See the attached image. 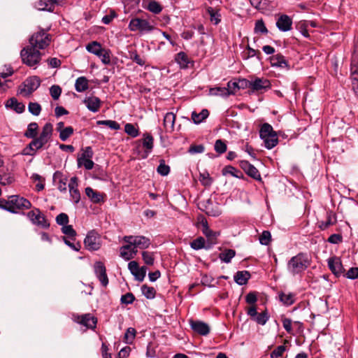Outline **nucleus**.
I'll use <instances>...</instances> for the list:
<instances>
[{
	"label": "nucleus",
	"instance_id": "57",
	"mask_svg": "<svg viewBox=\"0 0 358 358\" xmlns=\"http://www.w3.org/2000/svg\"><path fill=\"white\" fill-rule=\"evenodd\" d=\"M110 51L103 49L101 51V53L97 56L104 64H109L110 63Z\"/></svg>",
	"mask_w": 358,
	"mask_h": 358
},
{
	"label": "nucleus",
	"instance_id": "33",
	"mask_svg": "<svg viewBox=\"0 0 358 358\" xmlns=\"http://www.w3.org/2000/svg\"><path fill=\"white\" fill-rule=\"evenodd\" d=\"M280 301L285 306H291L295 301V294L293 293L281 292L279 294Z\"/></svg>",
	"mask_w": 358,
	"mask_h": 358
},
{
	"label": "nucleus",
	"instance_id": "59",
	"mask_svg": "<svg viewBox=\"0 0 358 358\" xmlns=\"http://www.w3.org/2000/svg\"><path fill=\"white\" fill-rule=\"evenodd\" d=\"M271 239V233L268 231H264L259 236V242L262 245H268Z\"/></svg>",
	"mask_w": 358,
	"mask_h": 358
},
{
	"label": "nucleus",
	"instance_id": "27",
	"mask_svg": "<svg viewBox=\"0 0 358 358\" xmlns=\"http://www.w3.org/2000/svg\"><path fill=\"white\" fill-rule=\"evenodd\" d=\"M85 194L91 200V201L94 203H98L103 201L102 194L94 190L92 187H86Z\"/></svg>",
	"mask_w": 358,
	"mask_h": 358
},
{
	"label": "nucleus",
	"instance_id": "38",
	"mask_svg": "<svg viewBox=\"0 0 358 358\" xmlns=\"http://www.w3.org/2000/svg\"><path fill=\"white\" fill-rule=\"evenodd\" d=\"M207 11L210 15V21L215 24H217L221 21V15L219 10H215L211 7L208 8Z\"/></svg>",
	"mask_w": 358,
	"mask_h": 358
},
{
	"label": "nucleus",
	"instance_id": "55",
	"mask_svg": "<svg viewBox=\"0 0 358 358\" xmlns=\"http://www.w3.org/2000/svg\"><path fill=\"white\" fill-rule=\"evenodd\" d=\"M98 124L107 126L111 129L118 130L120 128V124L114 120H101L97 122Z\"/></svg>",
	"mask_w": 358,
	"mask_h": 358
},
{
	"label": "nucleus",
	"instance_id": "2",
	"mask_svg": "<svg viewBox=\"0 0 358 358\" xmlns=\"http://www.w3.org/2000/svg\"><path fill=\"white\" fill-rule=\"evenodd\" d=\"M31 207V202L19 195H12L8 199H0V208L13 213H17L19 210H27Z\"/></svg>",
	"mask_w": 358,
	"mask_h": 358
},
{
	"label": "nucleus",
	"instance_id": "35",
	"mask_svg": "<svg viewBox=\"0 0 358 358\" xmlns=\"http://www.w3.org/2000/svg\"><path fill=\"white\" fill-rule=\"evenodd\" d=\"M264 143L265 147L267 149H272L278 143V138L277 134L268 136L266 138H261Z\"/></svg>",
	"mask_w": 358,
	"mask_h": 358
},
{
	"label": "nucleus",
	"instance_id": "19",
	"mask_svg": "<svg viewBox=\"0 0 358 358\" xmlns=\"http://www.w3.org/2000/svg\"><path fill=\"white\" fill-rule=\"evenodd\" d=\"M241 167L244 170L246 174L255 180H260L261 176L259 171L248 161H241L240 163Z\"/></svg>",
	"mask_w": 358,
	"mask_h": 358
},
{
	"label": "nucleus",
	"instance_id": "48",
	"mask_svg": "<svg viewBox=\"0 0 358 358\" xmlns=\"http://www.w3.org/2000/svg\"><path fill=\"white\" fill-rule=\"evenodd\" d=\"M222 174L227 175L230 174L236 178H240L242 173L237 170L236 168L231 166H227L222 169Z\"/></svg>",
	"mask_w": 358,
	"mask_h": 358
},
{
	"label": "nucleus",
	"instance_id": "40",
	"mask_svg": "<svg viewBox=\"0 0 358 358\" xmlns=\"http://www.w3.org/2000/svg\"><path fill=\"white\" fill-rule=\"evenodd\" d=\"M132 245L130 243L123 245L120 248V257L125 260H130L132 259V254L131 253L130 249Z\"/></svg>",
	"mask_w": 358,
	"mask_h": 358
},
{
	"label": "nucleus",
	"instance_id": "61",
	"mask_svg": "<svg viewBox=\"0 0 358 358\" xmlns=\"http://www.w3.org/2000/svg\"><path fill=\"white\" fill-rule=\"evenodd\" d=\"M50 93L52 99L57 100L61 95L62 89L59 85H52L50 88Z\"/></svg>",
	"mask_w": 358,
	"mask_h": 358
},
{
	"label": "nucleus",
	"instance_id": "39",
	"mask_svg": "<svg viewBox=\"0 0 358 358\" xmlns=\"http://www.w3.org/2000/svg\"><path fill=\"white\" fill-rule=\"evenodd\" d=\"M209 94L212 96H221L224 97L229 96V91L226 87H216L210 88Z\"/></svg>",
	"mask_w": 358,
	"mask_h": 358
},
{
	"label": "nucleus",
	"instance_id": "12",
	"mask_svg": "<svg viewBox=\"0 0 358 358\" xmlns=\"http://www.w3.org/2000/svg\"><path fill=\"white\" fill-rule=\"evenodd\" d=\"M128 268L137 280L141 282L143 280L147 271L145 266L139 267L136 261H131L128 264Z\"/></svg>",
	"mask_w": 358,
	"mask_h": 358
},
{
	"label": "nucleus",
	"instance_id": "63",
	"mask_svg": "<svg viewBox=\"0 0 358 358\" xmlns=\"http://www.w3.org/2000/svg\"><path fill=\"white\" fill-rule=\"evenodd\" d=\"M215 150L222 154L227 150V145L222 140H217L215 143Z\"/></svg>",
	"mask_w": 358,
	"mask_h": 358
},
{
	"label": "nucleus",
	"instance_id": "16",
	"mask_svg": "<svg viewBox=\"0 0 358 358\" xmlns=\"http://www.w3.org/2000/svg\"><path fill=\"white\" fill-rule=\"evenodd\" d=\"M329 269L336 276H340L344 271L341 259L334 257L328 259Z\"/></svg>",
	"mask_w": 358,
	"mask_h": 358
},
{
	"label": "nucleus",
	"instance_id": "17",
	"mask_svg": "<svg viewBox=\"0 0 358 358\" xmlns=\"http://www.w3.org/2000/svg\"><path fill=\"white\" fill-rule=\"evenodd\" d=\"M292 20L287 15H281L276 21V27L281 31H288L292 29Z\"/></svg>",
	"mask_w": 358,
	"mask_h": 358
},
{
	"label": "nucleus",
	"instance_id": "4",
	"mask_svg": "<svg viewBox=\"0 0 358 358\" xmlns=\"http://www.w3.org/2000/svg\"><path fill=\"white\" fill-rule=\"evenodd\" d=\"M20 55L23 62L29 66L38 64L41 57L39 50L31 45L22 50Z\"/></svg>",
	"mask_w": 358,
	"mask_h": 358
},
{
	"label": "nucleus",
	"instance_id": "11",
	"mask_svg": "<svg viewBox=\"0 0 358 358\" xmlns=\"http://www.w3.org/2000/svg\"><path fill=\"white\" fill-rule=\"evenodd\" d=\"M137 143L139 144L142 143L143 148H144V151L143 152H139L141 157L143 159L147 158L153 149V137L148 133L143 134V138L140 141H137Z\"/></svg>",
	"mask_w": 358,
	"mask_h": 358
},
{
	"label": "nucleus",
	"instance_id": "14",
	"mask_svg": "<svg viewBox=\"0 0 358 358\" xmlns=\"http://www.w3.org/2000/svg\"><path fill=\"white\" fill-rule=\"evenodd\" d=\"M199 225L201 226L202 233L206 236L208 240L210 241L211 243H215L220 234L211 230L208 227L207 220L203 217L199 221Z\"/></svg>",
	"mask_w": 358,
	"mask_h": 358
},
{
	"label": "nucleus",
	"instance_id": "20",
	"mask_svg": "<svg viewBox=\"0 0 358 358\" xmlns=\"http://www.w3.org/2000/svg\"><path fill=\"white\" fill-rule=\"evenodd\" d=\"M87 109L93 113L99 111L101 107V100L94 96H87L83 101Z\"/></svg>",
	"mask_w": 358,
	"mask_h": 358
},
{
	"label": "nucleus",
	"instance_id": "6",
	"mask_svg": "<svg viewBox=\"0 0 358 358\" xmlns=\"http://www.w3.org/2000/svg\"><path fill=\"white\" fill-rule=\"evenodd\" d=\"M123 241L139 249H146L151 244L150 239L144 236H125L123 237Z\"/></svg>",
	"mask_w": 358,
	"mask_h": 358
},
{
	"label": "nucleus",
	"instance_id": "44",
	"mask_svg": "<svg viewBox=\"0 0 358 358\" xmlns=\"http://www.w3.org/2000/svg\"><path fill=\"white\" fill-rule=\"evenodd\" d=\"M136 331L134 328L129 327L127 329L124 340L126 343L131 344L135 338Z\"/></svg>",
	"mask_w": 358,
	"mask_h": 358
},
{
	"label": "nucleus",
	"instance_id": "62",
	"mask_svg": "<svg viewBox=\"0 0 358 358\" xmlns=\"http://www.w3.org/2000/svg\"><path fill=\"white\" fill-rule=\"evenodd\" d=\"M227 90L229 91V96L230 94H234L238 90L241 88L239 83L236 82L229 81L227 83Z\"/></svg>",
	"mask_w": 358,
	"mask_h": 358
},
{
	"label": "nucleus",
	"instance_id": "56",
	"mask_svg": "<svg viewBox=\"0 0 358 358\" xmlns=\"http://www.w3.org/2000/svg\"><path fill=\"white\" fill-rule=\"evenodd\" d=\"M29 111L34 115H38L41 111V107L39 103L30 102L28 106Z\"/></svg>",
	"mask_w": 358,
	"mask_h": 358
},
{
	"label": "nucleus",
	"instance_id": "22",
	"mask_svg": "<svg viewBox=\"0 0 358 358\" xmlns=\"http://www.w3.org/2000/svg\"><path fill=\"white\" fill-rule=\"evenodd\" d=\"M176 121V115L169 112L166 113L164 117V127L166 132H172L174 130V124Z\"/></svg>",
	"mask_w": 358,
	"mask_h": 358
},
{
	"label": "nucleus",
	"instance_id": "24",
	"mask_svg": "<svg viewBox=\"0 0 358 358\" xmlns=\"http://www.w3.org/2000/svg\"><path fill=\"white\" fill-rule=\"evenodd\" d=\"M336 222V216L332 212L330 211L327 213V220L325 221L318 222V227L321 230H326L330 226L335 224Z\"/></svg>",
	"mask_w": 358,
	"mask_h": 358
},
{
	"label": "nucleus",
	"instance_id": "18",
	"mask_svg": "<svg viewBox=\"0 0 358 358\" xmlns=\"http://www.w3.org/2000/svg\"><path fill=\"white\" fill-rule=\"evenodd\" d=\"M270 64L273 67L289 69V65L285 57L280 54H275L269 58Z\"/></svg>",
	"mask_w": 358,
	"mask_h": 358
},
{
	"label": "nucleus",
	"instance_id": "5",
	"mask_svg": "<svg viewBox=\"0 0 358 358\" xmlns=\"http://www.w3.org/2000/svg\"><path fill=\"white\" fill-rule=\"evenodd\" d=\"M50 42L49 35L44 31H39L31 36L29 43L31 47L36 49H44Z\"/></svg>",
	"mask_w": 358,
	"mask_h": 358
},
{
	"label": "nucleus",
	"instance_id": "9",
	"mask_svg": "<svg viewBox=\"0 0 358 358\" xmlns=\"http://www.w3.org/2000/svg\"><path fill=\"white\" fill-rule=\"evenodd\" d=\"M129 29L132 31L148 32L152 31L154 27L148 20L136 17L130 20Z\"/></svg>",
	"mask_w": 358,
	"mask_h": 358
},
{
	"label": "nucleus",
	"instance_id": "51",
	"mask_svg": "<svg viewBox=\"0 0 358 358\" xmlns=\"http://www.w3.org/2000/svg\"><path fill=\"white\" fill-rule=\"evenodd\" d=\"M157 173L160 174L162 176H167L170 172V167L169 166L166 165L165 164L164 160L162 159L160 160L159 165L157 167Z\"/></svg>",
	"mask_w": 358,
	"mask_h": 358
},
{
	"label": "nucleus",
	"instance_id": "31",
	"mask_svg": "<svg viewBox=\"0 0 358 358\" xmlns=\"http://www.w3.org/2000/svg\"><path fill=\"white\" fill-rule=\"evenodd\" d=\"M209 115V112L207 109H203L199 113L193 111L192 113V120L194 123L198 124L205 120Z\"/></svg>",
	"mask_w": 358,
	"mask_h": 358
},
{
	"label": "nucleus",
	"instance_id": "37",
	"mask_svg": "<svg viewBox=\"0 0 358 358\" xmlns=\"http://www.w3.org/2000/svg\"><path fill=\"white\" fill-rule=\"evenodd\" d=\"M86 49L89 52L92 53L96 56H98L101 53V51L103 50L101 44L96 41H92L88 43L86 46Z\"/></svg>",
	"mask_w": 358,
	"mask_h": 358
},
{
	"label": "nucleus",
	"instance_id": "23",
	"mask_svg": "<svg viewBox=\"0 0 358 358\" xmlns=\"http://www.w3.org/2000/svg\"><path fill=\"white\" fill-rule=\"evenodd\" d=\"M80 320L78 321L79 323L85 326L87 328L94 329L96 327L97 322L96 318L92 316L91 314H85L79 317Z\"/></svg>",
	"mask_w": 358,
	"mask_h": 358
},
{
	"label": "nucleus",
	"instance_id": "21",
	"mask_svg": "<svg viewBox=\"0 0 358 358\" xmlns=\"http://www.w3.org/2000/svg\"><path fill=\"white\" fill-rule=\"evenodd\" d=\"M351 79L352 90L356 95H358V65L354 61L351 63Z\"/></svg>",
	"mask_w": 358,
	"mask_h": 358
},
{
	"label": "nucleus",
	"instance_id": "52",
	"mask_svg": "<svg viewBox=\"0 0 358 358\" xmlns=\"http://www.w3.org/2000/svg\"><path fill=\"white\" fill-rule=\"evenodd\" d=\"M73 134V129L72 127H65L59 132V138L62 141H66Z\"/></svg>",
	"mask_w": 358,
	"mask_h": 358
},
{
	"label": "nucleus",
	"instance_id": "28",
	"mask_svg": "<svg viewBox=\"0 0 358 358\" xmlns=\"http://www.w3.org/2000/svg\"><path fill=\"white\" fill-rule=\"evenodd\" d=\"M250 277V274L247 271H238L234 275V280L235 282L238 284L239 285H245L248 282V280H249Z\"/></svg>",
	"mask_w": 358,
	"mask_h": 358
},
{
	"label": "nucleus",
	"instance_id": "41",
	"mask_svg": "<svg viewBox=\"0 0 358 358\" xmlns=\"http://www.w3.org/2000/svg\"><path fill=\"white\" fill-rule=\"evenodd\" d=\"M35 7L40 10H48L52 12L54 6L48 3L45 0H38L35 3Z\"/></svg>",
	"mask_w": 358,
	"mask_h": 358
},
{
	"label": "nucleus",
	"instance_id": "3",
	"mask_svg": "<svg viewBox=\"0 0 358 358\" xmlns=\"http://www.w3.org/2000/svg\"><path fill=\"white\" fill-rule=\"evenodd\" d=\"M309 266V261L307 256L299 253L292 257L287 264V270L292 275H295L304 271Z\"/></svg>",
	"mask_w": 358,
	"mask_h": 358
},
{
	"label": "nucleus",
	"instance_id": "15",
	"mask_svg": "<svg viewBox=\"0 0 358 358\" xmlns=\"http://www.w3.org/2000/svg\"><path fill=\"white\" fill-rule=\"evenodd\" d=\"M189 324L192 329L199 335L206 336L210 332V327L204 322L190 320Z\"/></svg>",
	"mask_w": 358,
	"mask_h": 358
},
{
	"label": "nucleus",
	"instance_id": "13",
	"mask_svg": "<svg viewBox=\"0 0 358 358\" xmlns=\"http://www.w3.org/2000/svg\"><path fill=\"white\" fill-rule=\"evenodd\" d=\"M94 273L103 287L108 284V278L106 274V266L101 262H96L94 265Z\"/></svg>",
	"mask_w": 358,
	"mask_h": 358
},
{
	"label": "nucleus",
	"instance_id": "26",
	"mask_svg": "<svg viewBox=\"0 0 358 358\" xmlns=\"http://www.w3.org/2000/svg\"><path fill=\"white\" fill-rule=\"evenodd\" d=\"M41 85V80L37 76H32L27 78L25 81V87L27 88L29 92H32L37 90Z\"/></svg>",
	"mask_w": 358,
	"mask_h": 358
},
{
	"label": "nucleus",
	"instance_id": "60",
	"mask_svg": "<svg viewBox=\"0 0 358 358\" xmlns=\"http://www.w3.org/2000/svg\"><path fill=\"white\" fill-rule=\"evenodd\" d=\"M69 221V216L66 213H62L56 217V222L62 227L67 225Z\"/></svg>",
	"mask_w": 358,
	"mask_h": 358
},
{
	"label": "nucleus",
	"instance_id": "25",
	"mask_svg": "<svg viewBox=\"0 0 358 358\" xmlns=\"http://www.w3.org/2000/svg\"><path fill=\"white\" fill-rule=\"evenodd\" d=\"M6 107L11 108L18 113H21L24 110V105L21 102H18L14 97L7 101Z\"/></svg>",
	"mask_w": 358,
	"mask_h": 358
},
{
	"label": "nucleus",
	"instance_id": "50",
	"mask_svg": "<svg viewBox=\"0 0 358 358\" xmlns=\"http://www.w3.org/2000/svg\"><path fill=\"white\" fill-rule=\"evenodd\" d=\"M255 33H260V34H268V29L266 27L264 22L263 21V20H262V19L261 20H258L255 22Z\"/></svg>",
	"mask_w": 358,
	"mask_h": 358
},
{
	"label": "nucleus",
	"instance_id": "42",
	"mask_svg": "<svg viewBox=\"0 0 358 358\" xmlns=\"http://www.w3.org/2000/svg\"><path fill=\"white\" fill-rule=\"evenodd\" d=\"M199 181L205 187H209L213 182V179L208 171H203L199 174Z\"/></svg>",
	"mask_w": 358,
	"mask_h": 358
},
{
	"label": "nucleus",
	"instance_id": "1",
	"mask_svg": "<svg viewBox=\"0 0 358 358\" xmlns=\"http://www.w3.org/2000/svg\"><path fill=\"white\" fill-rule=\"evenodd\" d=\"M52 125L50 123H46L39 135L33 139L29 145L24 149L23 154L25 155L33 156L37 150L41 149L51 138L52 134Z\"/></svg>",
	"mask_w": 358,
	"mask_h": 358
},
{
	"label": "nucleus",
	"instance_id": "43",
	"mask_svg": "<svg viewBox=\"0 0 358 358\" xmlns=\"http://www.w3.org/2000/svg\"><path fill=\"white\" fill-rule=\"evenodd\" d=\"M269 319V315L267 310H264L260 313H257V316L254 318L258 324L264 325Z\"/></svg>",
	"mask_w": 358,
	"mask_h": 358
},
{
	"label": "nucleus",
	"instance_id": "36",
	"mask_svg": "<svg viewBox=\"0 0 358 358\" xmlns=\"http://www.w3.org/2000/svg\"><path fill=\"white\" fill-rule=\"evenodd\" d=\"M38 129V126L37 123L31 122L29 124L27 129L24 133V136L27 138L34 139L36 137Z\"/></svg>",
	"mask_w": 358,
	"mask_h": 358
},
{
	"label": "nucleus",
	"instance_id": "46",
	"mask_svg": "<svg viewBox=\"0 0 358 358\" xmlns=\"http://www.w3.org/2000/svg\"><path fill=\"white\" fill-rule=\"evenodd\" d=\"M125 132L133 138L137 137L139 135L138 129L132 124L127 123L124 126Z\"/></svg>",
	"mask_w": 358,
	"mask_h": 358
},
{
	"label": "nucleus",
	"instance_id": "54",
	"mask_svg": "<svg viewBox=\"0 0 358 358\" xmlns=\"http://www.w3.org/2000/svg\"><path fill=\"white\" fill-rule=\"evenodd\" d=\"M148 9L155 14H158L162 11V7L156 1H151L148 5Z\"/></svg>",
	"mask_w": 358,
	"mask_h": 358
},
{
	"label": "nucleus",
	"instance_id": "29",
	"mask_svg": "<svg viewBox=\"0 0 358 358\" xmlns=\"http://www.w3.org/2000/svg\"><path fill=\"white\" fill-rule=\"evenodd\" d=\"M89 88V81L85 76L79 77L75 83V89L78 92H83Z\"/></svg>",
	"mask_w": 358,
	"mask_h": 358
},
{
	"label": "nucleus",
	"instance_id": "32",
	"mask_svg": "<svg viewBox=\"0 0 358 358\" xmlns=\"http://www.w3.org/2000/svg\"><path fill=\"white\" fill-rule=\"evenodd\" d=\"M82 154L78 157V166H81L83 159H92L94 155L93 150L90 146L82 149Z\"/></svg>",
	"mask_w": 358,
	"mask_h": 358
},
{
	"label": "nucleus",
	"instance_id": "34",
	"mask_svg": "<svg viewBox=\"0 0 358 358\" xmlns=\"http://www.w3.org/2000/svg\"><path fill=\"white\" fill-rule=\"evenodd\" d=\"M275 134L276 132L273 131L272 126L268 123H264L260 128V138H267L268 136H271Z\"/></svg>",
	"mask_w": 358,
	"mask_h": 358
},
{
	"label": "nucleus",
	"instance_id": "45",
	"mask_svg": "<svg viewBox=\"0 0 358 358\" xmlns=\"http://www.w3.org/2000/svg\"><path fill=\"white\" fill-rule=\"evenodd\" d=\"M176 61L177 62L178 64H180L181 67L183 68L187 67L189 63L188 57L183 52H180L177 54L176 57Z\"/></svg>",
	"mask_w": 358,
	"mask_h": 358
},
{
	"label": "nucleus",
	"instance_id": "58",
	"mask_svg": "<svg viewBox=\"0 0 358 358\" xmlns=\"http://www.w3.org/2000/svg\"><path fill=\"white\" fill-rule=\"evenodd\" d=\"M143 260L147 265H152L155 262L153 253L148 251H143L142 252Z\"/></svg>",
	"mask_w": 358,
	"mask_h": 358
},
{
	"label": "nucleus",
	"instance_id": "10",
	"mask_svg": "<svg viewBox=\"0 0 358 358\" xmlns=\"http://www.w3.org/2000/svg\"><path fill=\"white\" fill-rule=\"evenodd\" d=\"M28 217L33 224L43 228L49 227L50 224L46 220L45 215L40 211L38 208H35L28 213Z\"/></svg>",
	"mask_w": 358,
	"mask_h": 358
},
{
	"label": "nucleus",
	"instance_id": "7",
	"mask_svg": "<svg viewBox=\"0 0 358 358\" xmlns=\"http://www.w3.org/2000/svg\"><path fill=\"white\" fill-rule=\"evenodd\" d=\"M84 244L88 250H98L101 245V237L95 231H90L87 233L84 240Z\"/></svg>",
	"mask_w": 358,
	"mask_h": 358
},
{
	"label": "nucleus",
	"instance_id": "49",
	"mask_svg": "<svg viewBox=\"0 0 358 358\" xmlns=\"http://www.w3.org/2000/svg\"><path fill=\"white\" fill-rule=\"evenodd\" d=\"M62 231L64 234L68 236L71 240H74L76 236V231L73 229L71 225H65L62 227Z\"/></svg>",
	"mask_w": 358,
	"mask_h": 358
},
{
	"label": "nucleus",
	"instance_id": "53",
	"mask_svg": "<svg viewBox=\"0 0 358 358\" xmlns=\"http://www.w3.org/2000/svg\"><path fill=\"white\" fill-rule=\"evenodd\" d=\"M190 246L194 250H200L205 246V240L203 237H199L190 243Z\"/></svg>",
	"mask_w": 358,
	"mask_h": 358
},
{
	"label": "nucleus",
	"instance_id": "8",
	"mask_svg": "<svg viewBox=\"0 0 358 358\" xmlns=\"http://www.w3.org/2000/svg\"><path fill=\"white\" fill-rule=\"evenodd\" d=\"M245 87L250 88L252 92L266 91L271 88L270 81L266 78H256L251 81H244Z\"/></svg>",
	"mask_w": 358,
	"mask_h": 358
},
{
	"label": "nucleus",
	"instance_id": "47",
	"mask_svg": "<svg viewBox=\"0 0 358 358\" xmlns=\"http://www.w3.org/2000/svg\"><path fill=\"white\" fill-rule=\"evenodd\" d=\"M141 289H142V292H143V295L147 299H151L155 298V294H156V291L154 287H149L146 285H144L142 286Z\"/></svg>",
	"mask_w": 358,
	"mask_h": 358
},
{
	"label": "nucleus",
	"instance_id": "30",
	"mask_svg": "<svg viewBox=\"0 0 358 358\" xmlns=\"http://www.w3.org/2000/svg\"><path fill=\"white\" fill-rule=\"evenodd\" d=\"M236 251L233 249H224L219 255V258L221 262L229 264L231 259L235 257Z\"/></svg>",
	"mask_w": 358,
	"mask_h": 358
},
{
	"label": "nucleus",
	"instance_id": "64",
	"mask_svg": "<svg viewBox=\"0 0 358 358\" xmlns=\"http://www.w3.org/2000/svg\"><path fill=\"white\" fill-rule=\"evenodd\" d=\"M286 348L284 345L278 346L271 353V358H278L282 355L285 351Z\"/></svg>",
	"mask_w": 358,
	"mask_h": 358
}]
</instances>
